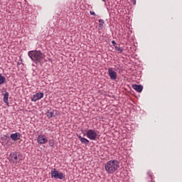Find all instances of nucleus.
I'll list each match as a JSON object with an SVG mask.
<instances>
[{
  "instance_id": "aec40b11",
  "label": "nucleus",
  "mask_w": 182,
  "mask_h": 182,
  "mask_svg": "<svg viewBox=\"0 0 182 182\" xmlns=\"http://www.w3.org/2000/svg\"><path fill=\"white\" fill-rule=\"evenodd\" d=\"M111 43H112L113 46H114V48L117 46H116V45H117L116 41H112Z\"/></svg>"
},
{
  "instance_id": "412c9836",
  "label": "nucleus",
  "mask_w": 182,
  "mask_h": 182,
  "mask_svg": "<svg viewBox=\"0 0 182 182\" xmlns=\"http://www.w3.org/2000/svg\"><path fill=\"white\" fill-rule=\"evenodd\" d=\"M102 1H103V2H105L106 0H102Z\"/></svg>"
},
{
  "instance_id": "20e7f679",
  "label": "nucleus",
  "mask_w": 182,
  "mask_h": 182,
  "mask_svg": "<svg viewBox=\"0 0 182 182\" xmlns=\"http://www.w3.org/2000/svg\"><path fill=\"white\" fill-rule=\"evenodd\" d=\"M51 178H59V180H63V178H65V174L56 171V168H54L51 171Z\"/></svg>"
},
{
  "instance_id": "a211bd4d",
  "label": "nucleus",
  "mask_w": 182,
  "mask_h": 182,
  "mask_svg": "<svg viewBox=\"0 0 182 182\" xmlns=\"http://www.w3.org/2000/svg\"><path fill=\"white\" fill-rule=\"evenodd\" d=\"M48 143H49L50 147H53V146H55V140L53 139H50L48 141Z\"/></svg>"
},
{
  "instance_id": "1a4fd4ad",
  "label": "nucleus",
  "mask_w": 182,
  "mask_h": 182,
  "mask_svg": "<svg viewBox=\"0 0 182 182\" xmlns=\"http://www.w3.org/2000/svg\"><path fill=\"white\" fill-rule=\"evenodd\" d=\"M10 137L13 141H16L21 139V134L19 132H16L14 134H11Z\"/></svg>"
},
{
  "instance_id": "9d476101",
  "label": "nucleus",
  "mask_w": 182,
  "mask_h": 182,
  "mask_svg": "<svg viewBox=\"0 0 182 182\" xmlns=\"http://www.w3.org/2000/svg\"><path fill=\"white\" fill-rule=\"evenodd\" d=\"M133 89L138 92V93H141L143 92V85H132Z\"/></svg>"
},
{
  "instance_id": "423d86ee",
  "label": "nucleus",
  "mask_w": 182,
  "mask_h": 182,
  "mask_svg": "<svg viewBox=\"0 0 182 182\" xmlns=\"http://www.w3.org/2000/svg\"><path fill=\"white\" fill-rule=\"evenodd\" d=\"M108 75L111 80H116V79H117V73L116 71L113 70L112 68H108Z\"/></svg>"
},
{
  "instance_id": "f257e3e1",
  "label": "nucleus",
  "mask_w": 182,
  "mask_h": 182,
  "mask_svg": "<svg viewBox=\"0 0 182 182\" xmlns=\"http://www.w3.org/2000/svg\"><path fill=\"white\" fill-rule=\"evenodd\" d=\"M28 55L29 58L38 65V63H45L46 56L41 50H31L28 51Z\"/></svg>"
},
{
  "instance_id": "6ab92c4d",
  "label": "nucleus",
  "mask_w": 182,
  "mask_h": 182,
  "mask_svg": "<svg viewBox=\"0 0 182 182\" xmlns=\"http://www.w3.org/2000/svg\"><path fill=\"white\" fill-rule=\"evenodd\" d=\"M90 15H92L93 16H96V13H95V11H90Z\"/></svg>"
},
{
  "instance_id": "0eeeda50",
  "label": "nucleus",
  "mask_w": 182,
  "mask_h": 182,
  "mask_svg": "<svg viewBox=\"0 0 182 182\" xmlns=\"http://www.w3.org/2000/svg\"><path fill=\"white\" fill-rule=\"evenodd\" d=\"M43 96H45V94H43V92H37L31 97V101L38 102V100H41V99H42Z\"/></svg>"
},
{
  "instance_id": "7ed1b4c3",
  "label": "nucleus",
  "mask_w": 182,
  "mask_h": 182,
  "mask_svg": "<svg viewBox=\"0 0 182 182\" xmlns=\"http://www.w3.org/2000/svg\"><path fill=\"white\" fill-rule=\"evenodd\" d=\"M23 159V156L18 151L11 152L9 156V161L13 164H18L19 161Z\"/></svg>"
},
{
  "instance_id": "ddd939ff",
  "label": "nucleus",
  "mask_w": 182,
  "mask_h": 182,
  "mask_svg": "<svg viewBox=\"0 0 182 182\" xmlns=\"http://www.w3.org/2000/svg\"><path fill=\"white\" fill-rule=\"evenodd\" d=\"M5 82H6V77L2 75V74H0V85H4Z\"/></svg>"
},
{
  "instance_id": "2eb2a0df",
  "label": "nucleus",
  "mask_w": 182,
  "mask_h": 182,
  "mask_svg": "<svg viewBox=\"0 0 182 182\" xmlns=\"http://www.w3.org/2000/svg\"><path fill=\"white\" fill-rule=\"evenodd\" d=\"M115 50H117L119 53H123V48H121L120 46H115Z\"/></svg>"
},
{
  "instance_id": "f03ea898",
  "label": "nucleus",
  "mask_w": 182,
  "mask_h": 182,
  "mask_svg": "<svg viewBox=\"0 0 182 182\" xmlns=\"http://www.w3.org/2000/svg\"><path fill=\"white\" fill-rule=\"evenodd\" d=\"M119 167L120 162L117 160L108 161L105 165V171H107L108 174H113V173L119 170Z\"/></svg>"
},
{
  "instance_id": "6e6552de",
  "label": "nucleus",
  "mask_w": 182,
  "mask_h": 182,
  "mask_svg": "<svg viewBox=\"0 0 182 182\" xmlns=\"http://www.w3.org/2000/svg\"><path fill=\"white\" fill-rule=\"evenodd\" d=\"M47 141H48V139L46 138V136L38 135L37 138V142L38 143V144H46Z\"/></svg>"
},
{
  "instance_id": "f3484780",
  "label": "nucleus",
  "mask_w": 182,
  "mask_h": 182,
  "mask_svg": "<svg viewBox=\"0 0 182 182\" xmlns=\"http://www.w3.org/2000/svg\"><path fill=\"white\" fill-rule=\"evenodd\" d=\"M47 117H48V119H51V117H53V111H48Z\"/></svg>"
},
{
  "instance_id": "dca6fc26",
  "label": "nucleus",
  "mask_w": 182,
  "mask_h": 182,
  "mask_svg": "<svg viewBox=\"0 0 182 182\" xmlns=\"http://www.w3.org/2000/svg\"><path fill=\"white\" fill-rule=\"evenodd\" d=\"M99 23H100V29H103V26H105V20H103V19H100V20H99Z\"/></svg>"
},
{
  "instance_id": "4be33fe9",
  "label": "nucleus",
  "mask_w": 182,
  "mask_h": 182,
  "mask_svg": "<svg viewBox=\"0 0 182 182\" xmlns=\"http://www.w3.org/2000/svg\"><path fill=\"white\" fill-rule=\"evenodd\" d=\"M17 65H19V63H18Z\"/></svg>"
},
{
  "instance_id": "39448f33",
  "label": "nucleus",
  "mask_w": 182,
  "mask_h": 182,
  "mask_svg": "<svg viewBox=\"0 0 182 182\" xmlns=\"http://www.w3.org/2000/svg\"><path fill=\"white\" fill-rule=\"evenodd\" d=\"M86 136L90 140H96V139H97V133L95 129H88L86 133Z\"/></svg>"
},
{
  "instance_id": "9b49d317",
  "label": "nucleus",
  "mask_w": 182,
  "mask_h": 182,
  "mask_svg": "<svg viewBox=\"0 0 182 182\" xmlns=\"http://www.w3.org/2000/svg\"><path fill=\"white\" fill-rule=\"evenodd\" d=\"M8 99H9V92H8L7 91H4V102L6 105H9V100Z\"/></svg>"
},
{
  "instance_id": "f8f14e48",
  "label": "nucleus",
  "mask_w": 182,
  "mask_h": 182,
  "mask_svg": "<svg viewBox=\"0 0 182 182\" xmlns=\"http://www.w3.org/2000/svg\"><path fill=\"white\" fill-rule=\"evenodd\" d=\"M79 140L83 144L87 145L89 144V140L85 137H82V136L79 135L77 136Z\"/></svg>"
},
{
  "instance_id": "4468645a",
  "label": "nucleus",
  "mask_w": 182,
  "mask_h": 182,
  "mask_svg": "<svg viewBox=\"0 0 182 182\" xmlns=\"http://www.w3.org/2000/svg\"><path fill=\"white\" fill-rule=\"evenodd\" d=\"M147 175H148L149 177V181H151V182H154V181H153V173L151 172V171H149L147 172Z\"/></svg>"
}]
</instances>
